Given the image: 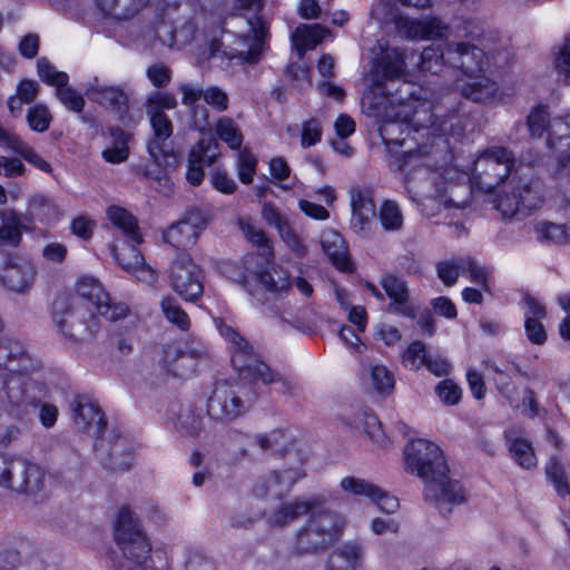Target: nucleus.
Returning a JSON list of instances; mask_svg holds the SVG:
<instances>
[{
	"mask_svg": "<svg viewBox=\"0 0 570 570\" xmlns=\"http://www.w3.org/2000/svg\"><path fill=\"white\" fill-rule=\"evenodd\" d=\"M405 77V55L397 48H387L372 68L373 88L362 97V110L379 125L386 146H406L397 161L404 187L412 202L435 200L443 205L456 204L454 190L468 175L453 166L439 165V145L420 144L415 149L410 140L430 139V105L419 102L412 85L403 82L395 91L394 80Z\"/></svg>",
	"mask_w": 570,
	"mask_h": 570,
	"instance_id": "obj_1",
	"label": "nucleus"
},
{
	"mask_svg": "<svg viewBox=\"0 0 570 570\" xmlns=\"http://www.w3.org/2000/svg\"><path fill=\"white\" fill-rule=\"evenodd\" d=\"M325 502L322 494L295 498L275 509L268 517V523L282 528L308 514L295 533L293 549L299 554L325 550L342 537L346 527L343 514L330 509L317 511Z\"/></svg>",
	"mask_w": 570,
	"mask_h": 570,
	"instance_id": "obj_2",
	"label": "nucleus"
},
{
	"mask_svg": "<svg viewBox=\"0 0 570 570\" xmlns=\"http://www.w3.org/2000/svg\"><path fill=\"white\" fill-rule=\"evenodd\" d=\"M456 91L474 102L491 104L495 100L498 85L489 77L476 73L466 79H458L454 89H448L432 102L429 131H433L434 140L439 145V165L450 166L449 138H459L464 131L463 120L458 115L460 101Z\"/></svg>",
	"mask_w": 570,
	"mask_h": 570,
	"instance_id": "obj_3",
	"label": "nucleus"
},
{
	"mask_svg": "<svg viewBox=\"0 0 570 570\" xmlns=\"http://www.w3.org/2000/svg\"><path fill=\"white\" fill-rule=\"evenodd\" d=\"M70 406L76 428L98 440L96 450L109 456L112 469H130L135 462V446L115 430L105 432L106 420L100 406L85 396H77Z\"/></svg>",
	"mask_w": 570,
	"mask_h": 570,
	"instance_id": "obj_4",
	"label": "nucleus"
},
{
	"mask_svg": "<svg viewBox=\"0 0 570 570\" xmlns=\"http://www.w3.org/2000/svg\"><path fill=\"white\" fill-rule=\"evenodd\" d=\"M244 21L248 29L243 33L227 32L228 37H235L233 46L217 39H209L198 49L197 58L200 63L206 61H217L220 67L227 66L233 60L240 62H255L262 53L267 24L265 20L257 14L246 17Z\"/></svg>",
	"mask_w": 570,
	"mask_h": 570,
	"instance_id": "obj_5",
	"label": "nucleus"
},
{
	"mask_svg": "<svg viewBox=\"0 0 570 570\" xmlns=\"http://www.w3.org/2000/svg\"><path fill=\"white\" fill-rule=\"evenodd\" d=\"M217 327L220 335L230 345L232 364L240 375L261 380L264 384L283 382L281 375L262 361L254 346L234 327L222 322L217 324Z\"/></svg>",
	"mask_w": 570,
	"mask_h": 570,
	"instance_id": "obj_6",
	"label": "nucleus"
},
{
	"mask_svg": "<svg viewBox=\"0 0 570 570\" xmlns=\"http://www.w3.org/2000/svg\"><path fill=\"white\" fill-rule=\"evenodd\" d=\"M514 156L505 147L492 146L484 149L474 160L470 177L472 187L484 193H493L508 179H511Z\"/></svg>",
	"mask_w": 570,
	"mask_h": 570,
	"instance_id": "obj_7",
	"label": "nucleus"
},
{
	"mask_svg": "<svg viewBox=\"0 0 570 570\" xmlns=\"http://www.w3.org/2000/svg\"><path fill=\"white\" fill-rule=\"evenodd\" d=\"M46 473L35 461L22 455L0 454V485L17 493L35 495L45 488Z\"/></svg>",
	"mask_w": 570,
	"mask_h": 570,
	"instance_id": "obj_8",
	"label": "nucleus"
},
{
	"mask_svg": "<svg viewBox=\"0 0 570 570\" xmlns=\"http://www.w3.org/2000/svg\"><path fill=\"white\" fill-rule=\"evenodd\" d=\"M492 203L505 218L538 208L542 204L540 187L530 178L513 176L501 186Z\"/></svg>",
	"mask_w": 570,
	"mask_h": 570,
	"instance_id": "obj_9",
	"label": "nucleus"
},
{
	"mask_svg": "<svg viewBox=\"0 0 570 570\" xmlns=\"http://www.w3.org/2000/svg\"><path fill=\"white\" fill-rule=\"evenodd\" d=\"M405 470L416 474L423 482L434 475L449 472V466L440 446L426 439L410 441L403 450Z\"/></svg>",
	"mask_w": 570,
	"mask_h": 570,
	"instance_id": "obj_10",
	"label": "nucleus"
},
{
	"mask_svg": "<svg viewBox=\"0 0 570 570\" xmlns=\"http://www.w3.org/2000/svg\"><path fill=\"white\" fill-rule=\"evenodd\" d=\"M250 404L245 389L218 383L208 397L207 413L213 420L230 422L246 413Z\"/></svg>",
	"mask_w": 570,
	"mask_h": 570,
	"instance_id": "obj_11",
	"label": "nucleus"
},
{
	"mask_svg": "<svg viewBox=\"0 0 570 570\" xmlns=\"http://www.w3.org/2000/svg\"><path fill=\"white\" fill-rule=\"evenodd\" d=\"M173 289L186 301H195L204 291L203 271L186 253H180L169 267Z\"/></svg>",
	"mask_w": 570,
	"mask_h": 570,
	"instance_id": "obj_12",
	"label": "nucleus"
},
{
	"mask_svg": "<svg viewBox=\"0 0 570 570\" xmlns=\"http://www.w3.org/2000/svg\"><path fill=\"white\" fill-rule=\"evenodd\" d=\"M153 128V137L147 149L157 166L168 169L178 165V156L174 151L171 141L173 124L166 114L147 112Z\"/></svg>",
	"mask_w": 570,
	"mask_h": 570,
	"instance_id": "obj_13",
	"label": "nucleus"
},
{
	"mask_svg": "<svg viewBox=\"0 0 570 570\" xmlns=\"http://www.w3.org/2000/svg\"><path fill=\"white\" fill-rule=\"evenodd\" d=\"M424 499L434 505L442 514H449L453 508L466 501L465 491L461 483L452 480L449 472L434 475L424 482Z\"/></svg>",
	"mask_w": 570,
	"mask_h": 570,
	"instance_id": "obj_14",
	"label": "nucleus"
},
{
	"mask_svg": "<svg viewBox=\"0 0 570 570\" xmlns=\"http://www.w3.org/2000/svg\"><path fill=\"white\" fill-rule=\"evenodd\" d=\"M52 320L58 331L69 341L78 342L95 335L97 326L78 321L72 301L68 296H58L52 304Z\"/></svg>",
	"mask_w": 570,
	"mask_h": 570,
	"instance_id": "obj_15",
	"label": "nucleus"
},
{
	"mask_svg": "<svg viewBox=\"0 0 570 570\" xmlns=\"http://www.w3.org/2000/svg\"><path fill=\"white\" fill-rule=\"evenodd\" d=\"M76 289L79 296L91 302L97 312L110 322L125 318L130 313L129 307L125 303L111 302L101 284L91 276L79 279Z\"/></svg>",
	"mask_w": 570,
	"mask_h": 570,
	"instance_id": "obj_16",
	"label": "nucleus"
},
{
	"mask_svg": "<svg viewBox=\"0 0 570 570\" xmlns=\"http://www.w3.org/2000/svg\"><path fill=\"white\" fill-rule=\"evenodd\" d=\"M205 354L206 350L203 346L169 344L164 348L160 366L174 377L186 379L196 371L198 360Z\"/></svg>",
	"mask_w": 570,
	"mask_h": 570,
	"instance_id": "obj_17",
	"label": "nucleus"
},
{
	"mask_svg": "<svg viewBox=\"0 0 570 570\" xmlns=\"http://www.w3.org/2000/svg\"><path fill=\"white\" fill-rule=\"evenodd\" d=\"M351 219L350 228L358 236L371 234L376 215L373 191L368 187L353 186L350 189Z\"/></svg>",
	"mask_w": 570,
	"mask_h": 570,
	"instance_id": "obj_18",
	"label": "nucleus"
},
{
	"mask_svg": "<svg viewBox=\"0 0 570 570\" xmlns=\"http://www.w3.org/2000/svg\"><path fill=\"white\" fill-rule=\"evenodd\" d=\"M395 24L402 36L413 40L448 39L452 35L451 27L433 16L422 19L399 17Z\"/></svg>",
	"mask_w": 570,
	"mask_h": 570,
	"instance_id": "obj_19",
	"label": "nucleus"
},
{
	"mask_svg": "<svg viewBox=\"0 0 570 570\" xmlns=\"http://www.w3.org/2000/svg\"><path fill=\"white\" fill-rule=\"evenodd\" d=\"M147 20L150 23L146 37L147 39H158L164 46L169 48H180L190 43L196 33V24L189 20L183 23L179 28L173 29L164 19L157 13L154 8V13Z\"/></svg>",
	"mask_w": 570,
	"mask_h": 570,
	"instance_id": "obj_20",
	"label": "nucleus"
},
{
	"mask_svg": "<svg viewBox=\"0 0 570 570\" xmlns=\"http://www.w3.org/2000/svg\"><path fill=\"white\" fill-rule=\"evenodd\" d=\"M37 267L26 257H11L0 274V281L9 291L26 294L37 278Z\"/></svg>",
	"mask_w": 570,
	"mask_h": 570,
	"instance_id": "obj_21",
	"label": "nucleus"
},
{
	"mask_svg": "<svg viewBox=\"0 0 570 570\" xmlns=\"http://www.w3.org/2000/svg\"><path fill=\"white\" fill-rule=\"evenodd\" d=\"M484 62V51L474 45L456 42L446 47V63L461 70L465 78L480 72Z\"/></svg>",
	"mask_w": 570,
	"mask_h": 570,
	"instance_id": "obj_22",
	"label": "nucleus"
},
{
	"mask_svg": "<svg viewBox=\"0 0 570 570\" xmlns=\"http://www.w3.org/2000/svg\"><path fill=\"white\" fill-rule=\"evenodd\" d=\"M547 146L560 166L570 161V115L553 118L549 122Z\"/></svg>",
	"mask_w": 570,
	"mask_h": 570,
	"instance_id": "obj_23",
	"label": "nucleus"
},
{
	"mask_svg": "<svg viewBox=\"0 0 570 570\" xmlns=\"http://www.w3.org/2000/svg\"><path fill=\"white\" fill-rule=\"evenodd\" d=\"M178 91L181 95V104L184 106L195 105L203 99L207 105L218 111H224L228 108V96L218 87L213 86L203 89L193 83H180Z\"/></svg>",
	"mask_w": 570,
	"mask_h": 570,
	"instance_id": "obj_24",
	"label": "nucleus"
},
{
	"mask_svg": "<svg viewBox=\"0 0 570 570\" xmlns=\"http://www.w3.org/2000/svg\"><path fill=\"white\" fill-rule=\"evenodd\" d=\"M100 12L115 20H127L141 12L144 19L154 13V8L146 6L145 0H95Z\"/></svg>",
	"mask_w": 570,
	"mask_h": 570,
	"instance_id": "obj_25",
	"label": "nucleus"
},
{
	"mask_svg": "<svg viewBox=\"0 0 570 570\" xmlns=\"http://www.w3.org/2000/svg\"><path fill=\"white\" fill-rule=\"evenodd\" d=\"M364 546L357 541H346L335 548L327 558V570H357L364 559Z\"/></svg>",
	"mask_w": 570,
	"mask_h": 570,
	"instance_id": "obj_26",
	"label": "nucleus"
},
{
	"mask_svg": "<svg viewBox=\"0 0 570 570\" xmlns=\"http://www.w3.org/2000/svg\"><path fill=\"white\" fill-rule=\"evenodd\" d=\"M321 244L330 261L343 272L350 271V257L347 246L342 235L333 229L323 232Z\"/></svg>",
	"mask_w": 570,
	"mask_h": 570,
	"instance_id": "obj_27",
	"label": "nucleus"
},
{
	"mask_svg": "<svg viewBox=\"0 0 570 570\" xmlns=\"http://www.w3.org/2000/svg\"><path fill=\"white\" fill-rule=\"evenodd\" d=\"M112 256L125 271L136 275L139 281H155V272L145 264L144 257L135 247H128L121 253L112 249Z\"/></svg>",
	"mask_w": 570,
	"mask_h": 570,
	"instance_id": "obj_28",
	"label": "nucleus"
},
{
	"mask_svg": "<svg viewBox=\"0 0 570 570\" xmlns=\"http://www.w3.org/2000/svg\"><path fill=\"white\" fill-rule=\"evenodd\" d=\"M381 285L397 312L405 316H413L414 308L407 304L409 289L405 281L394 275H385Z\"/></svg>",
	"mask_w": 570,
	"mask_h": 570,
	"instance_id": "obj_29",
	"label": "nucleus"
},
{
	"mask_svg": "<svg viewBox=\"0 0 570 570\" xmlns=\"http://www.w3.org/2000/svg\"><path fill=\"white\" fill-rule=\"evenodd\" d=\"M0 138L3 140V144L1 145L3 148H8L18 153L22 158H24L39 170L47 174L52 173V167L50 164L14 132L0 131Z\"/></svg>",
	"mask_w": 570,
	"mask_h": 570,
	"instance_id": "obj_30",
	"label": "nucleus"
},
{
	"mask_svg": "<svg viewBox=\"0 0 570 570\" xmlns=\"http://www.w3.org/2000/svg\"><path fill=\"white\" fill-rule=\"evenodd\" d=\"M210 145L212 141L205 142L202 140L189 153L186 179L193 186H198L203 181L204 164L210 165L215 159V155L207 154Z\"/></svg>",
	"mask_w": 570,
	"mask_h": 570,
	"instance_id": "obj_31",
	"label": "nucleus"
},
{
	"mask_svg": "<svg viewBox=\"0 0 570 570\" xmlns=\"http://www.w3.org/2000/svg\"><path fill=\"white\" fill-rule=\"evenodd\" d=\"M257 282L263 288L276 296L287 294L292 287L288 274L278 265H269L256 273Z\"/></svg>",
	"mask_w": 570,
	"mask_h": 570,
	"instance_id": "obj_32",
	"label": "nucleus"
},
{
	"mask_svg": "<svg viewBox=\"0 0 570 570\" xmlns=\"http://www.w3.org/2000/svg\"><path fill=\"white\" fill-rule=\"evenodd\" d=\"M26 229L22 216L13 209L1 212L0 245L18 246L22 238V230Z\"/></svg>",
	"mask_w": 570,
	"mask_h": 570,
	"instance_id": "obj_33",
	"label": "nucleus"
},
{
	"mask_svg": "<svg viewBox=\"0 0 570 570\" xmlns=\"http://www.w3.org/2000/svg\"><path fill=\"white\" fill-rule=\"evenodd\" d=\"M107 217L115 227L122 232L128 240L132 242L134 244H139L141 242V236L138 233L137 220L125 208L119 206H110L107 209Z\"/></svg>",
	"mask_w": 570,
	"mask_h": 570,
	"instance_id": "obj_34",
	"label": "nucleus"
},
{
	"mask_svg": "<svg viewBox=\"0 0 570 570\" xmlns=\"http://www.w3.org/2000/svg\"><path fill=\"white\" fill-rule=\"evenodd\" d=\"M87 96L90 100L110 108H120L127 102V97L121 89L99 85L97 81L87 89Z\"/></svg>",
	"mask_w": 570,
	"mask_h": 570,
	"instance_id": "obj_35",
	"label": "nucleus"
},
{
	"mask_svg": "<svg viewBox=\"0 0 570 570\" xmlns=\"http://www.w3.org/2000/svg\"><path fill=\"white\" fill-rule=\"evenodd\" d=\"M327 30L321 24H301L293 33V43L303 55L307 49L315 48L327 35Z\"/></svg>",
	"mask_w": 570,
	"mask_h": 570,
	"instance_id": "obj_36",
	"label": "nucleus"
},
{
	"mask_svg": "<svg viewBox=\"0 0 570 570\" xmlns=\"http://www.w3.org/2000/svg\"><path fill=\"white\" fill-rule=\"evenodd\" d=\"M112 138L111 146L102 150V158L110 164H120L127 160L129 156L128 141L130 135L121 128L110 129Z\"/></svg>",
	"mask_w": 570,
	"mask_h": 570,
	"instance_id": "obj_37",
	"label": "nucleus"
},
{
	"mask_svg": "<svg viewBox=\"0 0 570 570\" xmlns=\"http://www.w3.org/2000/svg\"><path fill=\"white\" fill-rule=\"evenodd\" d=\"M163 238L166 243L170 244L176 248H186L193 246L198 236L195 235L193 227L183 219L170 225L163 234Z\"/></svg>",
	"mask_w": 570,
	"mask_h": 570,
	"instance_id": "obj_38",
	"label": "nucleus"
},
{
	"mask_svg": "<svg viewBox=\"0 0 570 570\" xmlns=\"http://www.w3.org/2000/svg\"><path fill=\"white\" fill-rule=\"evenodd\" d=\"M379 220L385 232H399L403 227L404 216L395 200H384L379 209Z\"/></svg>",
	"mask_w": 570,
	"mask_h": 570,
	"instance_id": "obj_39",
	"label": "nucleus"
},
{
	"mask_svg": "<svg viewBox=\"0 0 570 570\" xmlns=\"http://www.w3.org/2000/svg\"><path fill=\"white\" fill-rule=\"evenodd\" d=\"M216 135L230 149H240L243 144V132L239 126L229 117H220L216 122Z\"/></svg>",
	"mask_w": 570,
	"mask_h": 570,
	"instance_id": "obj_40",
	"label": "nucleus"
},
{
	"mask_svg": "<svg viewBox=\"0 0 570 570\" xmlns=\"http://www.w3.org/2000/svg\"><path fill=\"white\" fill-rule=\"evenodd\" d=\"M30 214L43 224H53L59 219L57 206L45 196L32 198L30 202Z\"/></svg>",
	"mask_w": 570,
	"mask_h": 570,
	"instance_id": "obj_41",
	"label": "nucleus"
},
{
	"mask_svg": "<svg viewBox=\"0 0 570 570\" xmlns=\"http://www.w3.org/2000/svg\"><path fill=\"white\" fill-rule=\"evenodd\" d=\"M340 488L347 494L355 497L374 498L379 493V487L355 476H345L340 482Z\"/></svg>",
	"mask_w": 570,
	"mask_h": 570,
	"instance_id": "obj_42",
	"label": "nucleus"
},
{
	"mask_svg": "<svg viewBox=\"0 0 570 570\" xmlns=\"http://www.w3.org/2000/svg\"><path fill=\"white\" fill-rule=\"evenodd\" d=\"M161 309L168 322L175 324L178 328L186 331L189 328L190 321L186 312L180 307L177 301L171 296L163 298Z\"/></svg>",
	"mask_w": 570,
	"mask_h": 570,
	"instance_id": "obj_43",
	"label": "nucleus"
},
{
	"mask_svg": "<svg viewBox=\"0 0 570 570\" xmlns=\"http://www.w3.org/2000/svg\"><path fill=\"white\" fill-rule=\"evenodd\" d=\"M515 462L523 469H531L537 465V458L532 444L525 439H515L510 445Z\"/></svg>",
	"mask_w": 570,
	"mask_h": 570,
	"instance_id": "obj_44",
	"label": "nucleus"
},
{
	"mask_svg": "<svg viewBox=\"0 0 570 570\" xmlns=\"http://www.w3.org/2000/svg\"><path fill=\"white\" fill-rule=\"evenodd\" d=\"M445 62L446 50L442 51L439 48L426 47L420 56L419 68L422 72L438 73Z\"/></svg>",
	"mask_w": 570,
	"mask_h": 570,
	"instance_id": "obj_45",
	"label": "nucleus"
},
{
	"mask_svg": "<svg viewBox=\"0 0 570 570\" xmlns=\"http://www.w3.org/2000/svg\"><path fill=\"white\" fill-rule=\"evenodd\" d=\"M370 377L372 386L377 393L390 394L394 390V376L384 365H372L370 367Z\"/></svg>",
	"mask_w": 570,
	"mask_h": 570,
	"instance_id": "obj_46",
	"label": "nucleus"
},
{
	"mask_svg": "<svg viewBox=\"0 0 570 570\" xmlns=\"http://www.w3.org/2000/svg\"><path fill=\"white\" fill-rule=\"evenodd\" d=\"M426 346L421 341L412 342L402 354V364L411 371H417L428 360Z\"/></svg>",
	"mask_w": 570,
	"mask_h": 570,
	"instance_id": "obj_47",
	"label": "nucleus"
},
{
	"mask_svg": "<svg viewBox=\"0 0 570 570\" xmlns=\"http://www.w3.org/2000/svg\"><path fill=\"white\" fill-rule=\"evenodd\" d=\"M461 266L463 267V275H468L472 283L479 285L484 291L489 289V271L487 267L480 265L470 256L461 257Z\"/></svg>",
	"mask_w": 570,
	"mask_h": 570,
	"instance_id": "obj_48",
	"label": "nucleus"
},
{
	"mask_svg": "<svg viewBox=\"0 0 570 570\" xmlns=\"http://www.w3.org/2000/svg\"><path fill=\"white\" fill-rule=\"evenodd\" d=\"M238 225L248 242L272 254V246L263 229L255 226L248 218H239Z\"/></svg>",
	"mask_w": 570,
	"mask_h": 570,
	"instance_id": "obj_49",
	"label": "nucleus"
},
{
	"mask_svg": "<svg viewBox=\"0 0 570 570\" xmlns=\"http://www.w3.org/2000/svg\"><path fill=\"white\" fill-rule=\"evenodd\" d=\"M27 121L31 130L45 132L50 127L52 116L46 105L38 104L28 110Z\"/></svg>",
	"mask_w": 570,
	"mask_h": 570,
	"instance_id": "obj_50",
	"label": "nucleus"
},
{
	"mask_svg": "<svg viewBox=\"0 0 570 570\" xmlns=\"http://www.w3.org/2000/svg\"><path fill=\"white\" fill-rule=\"evenodd\" d=\"M550 121L546 107L538 106L533 108L527 118V125L531 137L540 138L544 131L548 132Z\"/></svg>",
	"mask_w": 570,
	"mask_h": 570,
	"instance_id": "obj_51",
	"label": "nucleus"
},
{
	"mask_svg": "<svg viewBox=\"0 0 570 570\" xmlns=\"http://www.w3.org/2000/svg\"><path fill=\"white\" fill-rule=\"evenodd\" d=\"M184 570H214L212 562L197 547H187L183 556Z\"/></svg>",
	"mask_w": 570,
	"mask_h": 570,
	"instance_id": "obj_52",
	"label": "nucleus"
},
{
	"mask_svg": "<svg viewBox=\"0 0 570 570\" xmlns=\"http://www.w3.org/2000/svg\"><path fill=\"white\" fill-rule=\"evenodd\" d=\"M257 159L248 151L243 149L237 155V174L243 184H250L256 171Z\"/></svg>",
	"mask_w": 570,
	"mask_h": 570,
	"instance_id": "obj_53",
	"label": "nucleus"
},
{
	"mask_svg": "<svg viewBox=\"0 0 570 570\" xmlns=\"http://www.w3.org/2000/svg\"><path fill=\"white\" fill-rule=\"evenodd\" d=\"M38 75L40 79L49 86L58 89L62 85H67L69 76L63 71H58L46 60H39L37 63Z\"/></svg>",
	"mask_w": 570,
	"mask_h": 570,
	"instance_id": "obj_54",
	"label": "nucleus"
},
{
	"mask_svg": "<svg viewBox=\"0 0 570 570\" xmlns=\"http://www.w3.org/2000/svg\"><path fill=\"white\" fill-rule=\"evenodd\" d=\"M56 97L70 111L81 112L83 110V97L68 83L56 89Z\"/></svg>",
	"mask_w": 570,
	"mask_h": 570,
	"instance_id": "obj_55",
	"label": "nucleus"
},
{
	"mask_svg": "<svg viewBox=\"0 0 570 570\" xmlns=\"http://www.w3.org/2000/svg\"><path fill=\"white\" fill-rule=\"evenodd\" d=\"M438 276L445 286H453L459 276L463 275V267L461 266V257L458 259H450L440 262L436 266Z\"/></svg>",
	"mask_w": 570,
	"mask_h": 570,
	"instance_id": "obj_56",
	"label": "nucleus"
},
{
	"mask_svg": "<svg viewBox=\"0 0 570 570\" xmlns=\"http://www.w3.org/2000/svg\"><path fill=\"white\" fill-rule=\"evenodd\" d=\"M435 393L444 405H455L462 396L461 387L452 380H443L435 386Z\"/></svg>",
	"mask_w": 570,
	"mask_h": 570,
	"instance_id": "obj_57",
	"label": "nucleus"
},
{
	"mask_svg": "<svg viewBox=\"0 0 570 570\" xmlns=\"http://www.w3.org/2000/svg\"><path fill=\"white\" fill-rule=\"evenodd\" d=\"M177 100L173 94L156 92L148 97L146 109L147 112L165 114L164 109H175Z\"/></svg>",
	"mask_w": 570,
	"mask_h": 570,
	"instance_id": "obj_58",
	"label": "nucleus"
},
{
	"mask_svg": "<svg viewBox=\"0 0 570 570\" xmlns=\"http://www.w3.org/2000/svg\"><path fill=\"white\" fill-rule=\"evenodd\" d=\"M322 126L317 119H308L302 125L301 146L308 148L322 139Z\"/></svg>",
	"mask_w": 570,
	"mask_h": 570,
	"instance_id": "obj_59",
	"label": "nucleus"
},
{
	"mask_svg": "<svg viewBox=\"0 0 570 570\" xmlns=\"http://www.w3.org/2000/svg\"><path fill=\"white\" fill-rule=\"evenodd\" d=\"M278 471L271 472L255 485V493L259 497H282Z\"/></svg>",
	"mask_w": 570,
	"mask_h": 570,
	"instance_id": "obj_60",
	"label": "nucleus"
},
{
	"mask_svg": "<svg viewBox=\"0 0 570 570\" xmlns=\"http://www.w3.org/2000/svg\"><path fill=\"white\" fill-rule=\"evenodd\" d=\"M278 235L288 249L295 255L302 257L306 254V246L303 238L293 229L291 224L283 227V229L278 232Z\"/></svg>",
	"mask_w": 570,
	"mask_h": 570,
	"instance_id": "obj_61",
	"label": "nucleus"
},
{
	"mask_svg": "<svg viewBox=\"0 0 570 570\" xmlns=\"http://www.w3.org/2000/svg\"><path fill=\"white\" fill-rule=\"evenodd\" d=\"M364 431L368 438L379 446L387 444V436L382 430L381 422L373 414H366L364 419Z\"/></svg>",
	"mask_w": 570,
	"mask_h": 570,
	"instance_id": "obj_62",
	"label": "nucleus"
},
{
	"mask_svg": "<svg viewBox=\"0 0 570 570\" xmlns=\"http://www.w3.org/2000/svg\"><path fill=\"white\" fill-rule=\"evenodd\" d=\"M176 428L185 433L198 434L203 429V419L193 411H186L179 415Z\"/></svg>",
	"mask_w": 570,
	"mask_h": 570,
	"instance_id": "obj_63",
	"label": "nucleus"
},
{
	"mask_svg": "<svg viewBox=\"0 0 570 570\" xmlns=\"http://www.w3.org/2000/svg\"><path fill=\"white\" fill-rule=\"evenodd\" d=\"M556 69L570 83V38H567L554 59Z\"/></svg>",
	"mask_w": 570,
	"mask_h": 570,
	"instance_id": "obj_64",
	"label": "nucleus"
}]
</instances>
